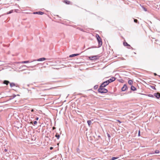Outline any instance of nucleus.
Returning <instances> with one entry per match:
<instances>
[{
  "label": "nucleus",
  "instance_id": "nucleus-6",
  "mask_svg": "<svg viewBox=\"0 0 160 160\" xmlns=\"http://www.w3.org/2000/svg\"><path fill=\"white\" fill-rule=\"evenodd\" d=\"M63 2L67 5L70 4L71 3L70 1L68 0H64Z\"/></svg>",
  "mask_w": 160,
  "mask_h": 160
},
{
  "label": "nucleus",
  "instance_id": "nucleus-10",
  "mask_svg": "<svg viewBox=\"0 0 160 160\" xmlns=\"http://www.w3.org/2000/svg\"><path fill=\"white\" fill-rule=\"evenodd\" d=\"M115 80V78H114V77H112L111 78L109 79V80H108V81H109V83L110 82H111L113 81H114Z\"/></svg>",
  "mask_w": 160,
  "mask_h": 160
},
{
  "label": "nucleus",
  "instance_id": "nucleus-11",
  "mask_svg": "<svg viewBox=\"0 0 160 160\" xmlns=\"http://www.w3.org/2000/svg\"><path fill=\"white\" fill-rule=\"evenodd\" d=\"M155 97L158 98L160 97V94L159 93H156L155 94Z\"/></svg>",
  "mask_w": 160,
  "mask_h": 160
},
{
  "label": "nucleus",
  "instance_id": "nucleus-9",
  "mask_svg": "<svg viewBox=\"0 0 160 160\" xmlns=\"http://www.w3.org/2000/svg\"><path fill=\"white\" fill-rule=\"evenodd\" d=\"M123 44L124 46H128V48H130V47H131L130 45L128 44V43L127 42H123Z\"/></svg>",
  "mask_w": 160,
  "mask_h": 160
},
{
  "label": "nucleus",
  "instance_id": "nucleus-8",
  "mask_svg": "<svg viewBox=\"0 0 160 160\" xmlns=\"http://www.w3.org/2000/svg\"><path fill=\"white\" fill-rule=\"evenodd\" d=\"M127 88V87L126 85L124 84L122 88V90L123 91H125Z\"/></svg>",
  "mask_w": 160,
  "mask_h": 160
},
{
  "label": "nucleus",
  "instance_id": "nucleus-27",
  "mask_svg": "<svg viewBox=\"0 0 160 160\" xmlns=\"http://www.w3.org/2000/svg\"><path fill=\"white\" fill-rule=\"evenodd\" d=\"M37 123V122L36 121H35L33 122V124H36Z\"/></svg>",
  "mask_w": 160,
  "mask_h": 160
},
{
  "label": "nucleus",
  "instance_id": "nucleus-39",
  "mask_svg": "<svg viewBox=\"0 0 160 160\" xmlns=\"http://www.w3.org/2000/svg\"><path fill=\"white\" fill-rule=\"evenodd\" d=\"M44 9V10H46L45 9Z\"/></svg>",
  "mask_w": 160,
  "mask_h": 160
},
{
  "label": "nucleus",
  "instance_id": "nucleus-37",
  "mask_svg": "<svg viewBox=\"0 0 160 160\" xmlns=\"http://www.w3.org/2000/svg\"><path fill=\"white\" fill-rule=\"evenodd\" d=\"M5 151H7V150L6 149H5Z\"/></svg>",
  "mask_w": 160,
  "mask_h": 160
},
{
  "label": "nucleus",
  "instance_id": "nucleus-12",
  "mask_svg": "<svg viewBox=\"0 0 160 160\" xmlns=\"http://www.w3.org/2000/svg\"><path fill=\"white\" fill-rule=\"evenodd\" d=\"M131 89L133 91H135L136 90V89L134 86H132L131 87Z\"/></svg>",
  "mask_w": 160,
  "mask_h": 160
},
{
  "label": "nucleus",
  "instance_id": "nucleus-14",
  "mask_svg": "<svg viewBox=\"0 0 160 160\" xmlns=\"http://www.w3.org/2000/svg\"><path fill=\"white\" fill-rule=\"evenodd\" d=\"M9 82L8 81L5 80L4 81V83L6 85H8Z\"/></svg>",
  "mask_w": 160,
  "mask_h": 160
},
{
  "label": "nucleus",
  "instance_id": "nucleus-35",
  "mask_svg": "<svg viewBox=\"0 0 160 160\" xmlns=\"http://www.w3.org/2000/svg\"><path fill=\"white\" fill-rule=\"evenodd\" d=\"M33 109H32V110H31V111H32V112H33Z\"/></svg>",
  "mask_w": 160,
  "mask_h": 160
},
{
  "label": "nucleus",
  "instance_id": "nucleus-19",
  "mask_svg": "<svg viewBox=\"0 0 160 160\" xmlns=\"http://www.w3.org/2000/svg\"><path fill=\"white\" fill-rule=\"evenodd\" d=\"M55 136L58 139H59L60 137V136L59 134H58L57 133L56 134Z\"/></svg>",
  "mask_w": 160,
  "mask_h": 160
},
{
  "label": "nucleus",
  "instance_id": "nucleus-7",
  "mask_svg": "<svg viewBox=\"0 0 160 160\" xmlns=\"http://www.w3.org/2000/svg\"><path fill=\"white\" fill-rule=\"evenodd\" d=\"M33 14H38L40 15H42L44 14V12H35L33 13Z\"/></svg>",
  "mask_w": 160,
  "mask_h": 160
},
{
  "label": "nucleus",
  "instance_id": "nucleus-1",
  "mask_svg": "<svg viewBox=\"0 0 160 160\" xmlns=\"http://www.w3.org/2000/svg\"><path fill=\"white\" fill-rule=\"evenodd\" d=\"M103 88L104 87H102L100 86L98 90V92L101 93H106L107 92H108V90Z\"/></svg>",
  "mask_w": 160,
  "mask_h": 160
},
{
  "label": "nucleus",
  "instance_id": "nucleus-23",
  "mask_svg": "<svg viewBox=\"0 0 160 160\" xmlns=\"http://www.w3.org/2000/svg\"><path fill=\"white\" fill-rule=\"evenodd\" d=\"M159 152V151L158 150H156L155 151V153H158Z\"/></svg>",
  "mask_w": 160,
  "mask_h": 160
},
{
  "label": "nucleus",
  "instance_id": "nucleus-38",
  "mask_svg": "<svg viewBox=\"0 0 160 160\" xmlns=\"http://www.w3.org/2000/svg\"><path fill=\"white\" fill-rule=\"evenodd\" d=\"M155 74V75H156V73H155V74Z\"/></svg>",
  "mask_w": 160,
  "mask_h": 160
},
{
  "label": "nucleus",
  "instance_id": "nucleus-29",
  "mask_svg": "<svg viewBox=\"0 0 160 160\" xmlns=\"http://www.w3.org/2000/svg\"><path fill=\"white\" fill-rule=\"evenodd\" d=\"M108 136L109 138L110 137V134H108Z\"/></svg>",
  "mask_w": 160,
  "mask_h": 160
},
{
  "label": "nucleus",
  "instance_id": "nucleus-30",
  "mask_svg": "<svg viewBox=\"0 0 160 160\" xmlns=\"http://www.w3.org/2000/svg\"><path fill=\"white\" fill-rule=\"evenodd\" d=\"M117 121L119 122L120 123H121V122L119 121V120H117Z\"/></svg>",
  "mask_w": 160,
  "mask_h": 160
},
{
  "label": "nucleus",
  "instance_id": "nucleus-33",
  "mask_svg": "<svg viewBox=\"0 0 160 160\" xmlns=\"http://www.w3.org/2000/svg\"><path fill=\"white\" fill-rule=\"evenodd\" d=\"M55 127H53V129H55Z\"/></svg>",
  "mask_w": 160,
  "mask_h": 160
},
{
  "label": "nucleus",
  "instance_id": "nucleus-2",
  "mask_svg": "<svg viewBox=\"0 0 160 160\" xmlns=\"http://www.w3.org/2000/svg\"><path fill=\"white\" fill-rule=\"evenodd\" d=\"M96 37L98 42L99 45L100 46H101L102 45V42L100 37H99V35L98 34H96Z\"/></svg>",
  "mask_w": 160,
  "mask_h": 160
},
{
  "label": "nucleus",
  "instance_id": "nucleus-31",
  "mask_svg": "<svg viewBox=\"0 0 160 160\" xmlns=\"http://www.w3.org/2000/svg\"><path fill=\"white\" fill-rule=\"evenodd\" d=\"M52 148H52V147H50V149L51 150L52 149Z\"/></svg>",
  "mask_w": 160,
  "mask_h": 160
},
{
  "label": "nucleus",
  "instance_id": "nucleus-32",
  "mask_svg": "<svg viewBox=\"0 0 160 160\" xmlns=\"http://www.w3.org/2000/svg\"><path fill=\"white\" fill-rule=\"evenodd\" d=\"M36 119L37 120H38V118H36Z\"/></svg>",
  "mask_w": 160,
  "mask_h": 160
},
{
  "label": "nucleus",
  "instance_id": "nucleus-28",
  "mask_svg": "<svg viewBox=\"0 0 160 160\" xmlns=\"http://www.w3.org/2000/svg\"><path fill=\"white\" fill-rule=\"evenodd\" d=\"M140 131H138V136H140Z\"/></svg>",
  "mask_w": 160,
  "mask_h": 160
},
{
  "label": "nucleus",
  "instance_id": "nucleus-22",
  "mask_svg": "<svg viewBox=\"0 0 160 160\" xmlns=\"http://www.w3.org/2000/svg\"><path fill=\"white\" fill-rule=\"evenodd\" d=\"M142 7L143 9V10H147V9L144 7V6H142Z\"/></svg>",
  "mask_w": 160,
  "mask_h": 160
},
{
  "label": "nucleus",
  "instance_id": "nucleus-24",
  "mask_svg": "<svg viewBox=\"0 0 160 160\" xmlns=\"http://www.w3.org/2000/svg\"><path fill=\"white\" fill-rule=\"evenodd\" d=\"M134 22H136V23H137L138 22L137 20L136 19H134Z\"/></svg>",
  "mask_w": 160,
  "mask_h": 160
},
{
  "label": "nucleus",
  "instance_id": "nucleus-40",
  "mask_svg": "<svg viewBox=\"0 0 160 160\" xmlns=\"http://www.w3.org/2000/svg\"><path fill=\"white\" fill-rule=\"evenodd\" d=\"M1 65L0 64V66Z\"/></svg>",
  "mask_w": 160,
  "mask_h": 160
},
{
  "label": "nucleus",
  "instance_id": "nucleus-16",
  "mask_svg": "<svg viewBox=\"0 0 160 160\" xmlns=\"http://www.w3.org/2000/svg\"><path fill=\"white\" fill-rule=\"evenodd\" d=\"M78 55H79L78 54H72V55H70L69 56V57H73V56H76Z\"/></svg>",
  "mask_w": 160,
  "mask_h": 160
},
{
  "label": "nucleus",
  "instance_id": "nucleus-20",
  "mask_svg": "<svg viewBox=\"0 0 160 160\" xmlns=\"http://www.w3.org/2000/svg\"><path fill=\"white\" fill-rule=\"evenodd\" d=\"M12 11H10L9 12H7L5 13V14H10V13H12Z\"/></svg>",
  "mask_w": 160,
  "mask_h": 160
},
{
  "label": "nucleus",
  "instance_id": "nucleus-26",
  "mask_svg": "<svg viewBox=\"0 0 160 160\" xmlns=\"http://www.w3.org/2000/svg\"><path fill=\"white\" fill-rule=\"evenodd\" d=\"M151 87L153 89H155V88L153 86H151Z\"/></svg>",
  "mask_w": 160,
  "mask_h": 160
},
{
  "label": "nucleus",
  "instance_id": "nucleus-15",
  "mask_svg": "<svg viewBox=\"0 0 160 160\" xmlns=\"http://www.w3.org/2000/svg\"><path fill=\"white\" fill-rule=\"evenodd\" d=\"M133 82L131 80H129L128 81V83L130 85H131L132 84Z\"/></svg>",
  "mask_w": 160,
  "mask_h": 160
},
{
  "label": "nucleus",
  "instance_id": "nucleus-34",
  "mask_svg": "<svg viewBox=\"0 0 160 160\" xmlns=\"http://www.w3.org/2000/svg\"><path fill=\"white\" fill-rule=\"evenodd\" d=\"M13 10H18V9H14Z\"/></svg>",
  "mask_w": 160,
  "mask_h": 160
},
{
  "label": "nucleus",
  "instance_id": "nucleus-21",
  "mask_svg": "<svg viewBox=\"0 0 160 160\" xmlns=\"http://www.w3.org/2000/svg\"><path fill=\"white\" fill-rule=\"evenodd\" d=\"M118 158V157H113L112 158L111 160H114L117 159Z\"/></svg>",
  "mask_w": 160,
  "mask_h": 160
},
{
  "label": "nucleus",
  "instance_id": "nucleus-5",
  "mask_svg": "<svg viewBox=\"0 0 160 160\" xmlns=\"http://www.w3.org/2000/svg\"><path fill=\"white\" fill-rule=\"evenodd\" d=\"M46 59L45 58H39L37 60H34L33 61H41L45 60Z\"/></svg>",
  "mask_w": 160,
  "mask_h": 160
},
{
  "label": "nucleus",
  "instance_id": "nucleus-18",
  "mask_svg": "<svg viewBox=\"0 0 160 160\" xmlns=\"http://www.w3.org/2000/svg\"><path fill=\"white\" fill-rule=\"evenodd\" d=\"M10 86L11 87H12L13 86H15V84L13 83H10Z\"/></svg>",
  "mask_w": 160,
  "mask_h": 160
},
{
  "label": "nucleus",
  "instance_id": "nucleus-17",
  "mask_svg": "<svg viewBox=\"0 0 160 160\" xmlns=\"http://www.w3.org/2000/svg\"><path fill=\"white\" fill-rule=\"evenodd\" d=\"M87 122L88 123V125L90 126L92 123V122L90 120H88V121Z\"/></svg>",
  "mask_w": 160,
  "mask_h": 160
},
{
  "label": "nucleus",
  "instance_id": "nucleus-4",
  "mask_svg": "<svg viewBox=\"0 0 160 160\" xmlns=\"http://www.w3.org/2000/svg\"><path fill=\"white\" fill-rule=\"evenodd\" d=\"M98 56H91V57H89V58L90 60H96L97 59V57Z\"/></svg>",
  "mask_w": 160,
  "mask_h": 160
},
{
  "label": "nucleus",
  "instance_id": "nucleus-25",
  "mask_svg": "<svg viewBox=\"0 0 160 160\" xmlns=\"http://www.w3.org/2000/svg\"><path fill=\"white\" fill-rule=\"evenodd\" d=\"M27 67V68H29L30 67H28V66H26V65H23L22 66V67Z\"/></svg>",
  "mask_w": 160,
  "mask_h": 160
},
{
  "label": "nucleus",
  "instance_id": "nucleus-36",
  "mask_svg": "<svg viewBox=\"0 0 160 160\" xmlns=\"http://www.w3.org/2000/svg\"><path fill=\"white\" fill-rule=\"evenodd\" d=\"M33 66H31V67L32 68H33Z\"/></svg>",
  "mask_w": 160,
  "mask_h": 160
},
{
  "label": "nucleus",
  "instance_id": "nucleus-3",
  "mask_svg": "<svg viewBox=\"0 0 160 160\" xmlns=\"http://www.w3.org/2000/svg\"><path fill=\"white\" fill-rule=\"evenodd\" d=\"M109 83V81H107L104 82L100 86L101 87H104Z\"/></svg>",
  "mask_w": 160,
  "mask_h": 160
},
{
  "label": "nucleus",
  "instance_id": "nucleus-13",
  "mask_svg": "<svg viewBox=\"0 0 160 160\" xmlns=\"http://www.w3.org/2000/svg\"><path fill=\"white\" fill-rule=\"evenodd\" d=\"M30 62L29 61H23L21 62L20 63H29Z\"/></svg>",
  "mask_w": 160,
  "mask_h": 160
}]
</instances>
